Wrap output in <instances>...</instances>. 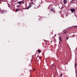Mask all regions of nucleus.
<instances>
[{"label": "nucleus", "mask_w": 77, "mask_h": 77, "mask_svg": "<svg viewBox=\"0 0 77 77\" xmlns=\"http://www.w3.org/2000/svg\"><path fill=\"white\" fill-rule=\"evenodd\" d=\"M31 7V6H29L27 8V9H29Z\"/></svg>", "instance_id": "9"}, {"label": "nucleus", "mask_w": 77, "mask_h": 77, "mask_svg": "<svg viewBox=\"0 0 77 77\" xmlns=\"http://www.w3.org/2000/svg\"><path fill=\"white\" fill-rule=\"evenodd\" d=\"M66 39H68V38L66 37Z\"/></svg>", "instance_id": "18"}, {"label": "nucleus", "mask_w": 77, "mask_h": 77, "mask_svg": "<svg viewBox=\"0 0 77 77\" xmlns=\"http://www.w3.org/2000/svg\"><path fill=\"white\" fill-rule=\"evenodd\" d=\"M38 53H40L41 52V50H38Z\"/></svg>", "instance_id": "8"}, {"label": "nucleus", "mask_w": 77, "mask_h": 77, "mask_svg": "<svg viewBox=\"0 0 77 77\" xmlns=\"http://www.w3.org/2000/svg\"><path fill=\"white\" fill-rule=\"evenodd\" d=\"M77 63H76L75 65V68H76V66H77Z\"/></svg>", "instance_id": "11"}, {"label": "nucleus", "mask_w": 77, "mask_h": 77, "mask_svg": "<svg viewBox=\"0 0 77 77\" xmlns=\"http://www.w3.org/2000/svg\"><path fill=\"white\" fill-rule=\"evenodd\" d=\"M2 14H5V13H6L7 11L3 10H2Z\"/></svg>", "instance_id": "1"}, {"label": "nucleus", "mask_w": 77, "mask_h": 77, "mask_svg": "<svg viewBox=\"0 0 77 77\" xmlns=\"http://www.w3.org/2000/svg\"><path fill=\"white\" fill-rule=\"evenodd\" d=\"M59 40H60V41L61 42V41H62V37H59Z\"/></svg>", "instance_id": "6"}, {"label": "nucleus", "mask_w": 77, "mask_h": 77, "mask_svg": "<svg viewBox=\"0 0 77 77\" xmlns=\"http://www.w3.org/2000/svg\"><path fill=\"white\" fill-rule=\"evenodd\" d=\"M2 9H0V12H2Z\"/></svg>", "instance_id": "15"}, {"label": "nucleus", "mask_w": 77, "mask_h": 77, "mask_svg": "<svg viewBox=\"0 0 77 77\" xmlns=\"http://www.w3.org/2000/svg\"><path fill=\"white\" fill-rule=\"evenodd\" d=\"M74 2V0H72L71 1V3H72V2Z\"/></svg>", "instance_id": "14"}, {"label": "nucleus", "mask_w": 77, "mask_h": 77, "mask_svg": "<svg viewBox=\"0 0 77 77\" xmlns=\"http://www.w3.org/2000/svg\"><path fill=\"white\" fill-rule=\"evenodd\" d=\"M35 69H33V71H35Z\"/></svg>", "instance_id": "19"}, {"label": "nucleus", "mask_w": 77, "mask_h": 77, "mask_svg": "<svg viewBox=\"0 0 77 77\" xmlns=\"http://www.w3.org/2000/svg\"><path fill=\"white\" fill-rule=\"evenodd\" d=\"M66 32H67V31H66L64 32V33H66Z\"/></svg>", "instance_id": "17"}, {"label": "nucleus", "mask_w": 77, "mask_h": 77, "mask_svg": "<svg viewBox=\"0 0 77 77\" xmlns=\"http://www.w3.org/2000/svg\"><path fill=\"white\" fill-rule=\"evenodd\" d=\"M19 10V8L16 9V11L17 12H18Z\"/></svg>", "instance_id": "10"}, {"label": "nucleus", "mask_w": 77, "mask_h": 77, "mask_svg": "<svg viewBox=\"0 0 77 77\" xmlns=\"http://www.w3.org/2000/svg\"><path fill=\"white\" fill-rule=\"evenodd\" d=\"M67 2V1H66V0H64L63 3L64 4H66Z\"/></svg>", "instance_id": "4"}, {"label": "nucleus", "mask_w": 77, "mask_h": 77, "mask_svg": "<svg viewBox=\"0 0 77 77\" xmlns=\"http://www.w3.org/2000/svg\"><path fill=\"white\" fill-rule=\"evenodd\" d=\"M49 7H48V9H49Z\"/></svg>", "instance_id": "22"}, {"label": "nucleus", "mask_w": 77, "mask_h": 77, "mask_svg": "<svg viewBox=\"0 0 77 77\" xmlns=\"http://www.w3.org/2000/svg\"><path fill=\"white\" fill-rule=\"evenodd\" d=\"M51 12H54V8H51Z\"/></svg>", "instance_id": "5"}, {"label": "nucleus", "mask_w": 77, "mask_h": 77, "mask_svg": "<svg viewBox=\"0 0 77 77\" xmlns=\"http://www.w3.org/2000/svg\"><path fill=\"white\" fill-rule=\"evenodd\" d=\"M45 42H47V41H45Z\"/></svg>", "instance_id": "23"}, {"label": "nucleus", "mask_w": 77, "mask_h": 77, "mask_svg": "<svg viewBox=\"0 0 77 77\" xmlns=\"http://www.w3.org/2000/svg\"><path fill=\"white\" fill-rule=\"evenodd\" d=\"M22 3H23V1H19L17 2V4H19V5H22Z\"/></svg>", "instance_id": "2"}, {"label": "nucleus", "mask_w": 77, "mask_h": 77, "mask_svg": "<svg viewBox=\"0 0 77 77\" xmlns=\"http://www.w3.org/2000/svg\"><path fill=\"white\" fill-rule=\"evenodd\" d=\"M75 9H74L72 8L70 9V11L72 12H75Z\"/></svg>", "instance_id": "3"}, {"label": "nucleus", "mask_w": 77, "mask_h": 77, "mask_svg": "<svg viewBox=\"0 0 77 77\" xmlns=\"http://www.w3.org/2000/svg\"><path fill=\"white\" fill-rule=\"evenodd\" d=\"M60 77H62V74H60Z\"/></svg>", "instance_id": "16"}, {"label": "nucleus", "mask_w": 77, "mask_h": 77, "mask_svg": "<svg viewBox=\"0 0 77 77\" xmlns=\"http://www.w3.org/2000/svg\"><path fill=\"white\" fill-rule=\"evenodd\" d=\"M76 50H77V48H76Z\"/></svg>", "instance_id": "24"}, {"label": "nucleus", "mask_w": 77, "mask_h": 77, "mask_svg": "<svg viewBox=\"0 0 77 77\" xmlns=\"http://www.w3.org/2000/svg\"><path fill=\"white\" fill-rule=\"evenodd\" d=\"M51 42H52V41H51Z\"/></svg>", "instance_id": "21"}, {"label": "nucleus", "mask_w": 77, "mask_h": 77, "mask_svg": "<svg viewBox=\"0 0 77 77\" xmlns=\"http://www.w3.org/2000/svg\"><path fill=\"white\" fill-rule=\"evenodd\" d=\"M21 6L20 5H18L17 6V8H19V7H20Z\"/></svg>", "instance_id": "12"}, {"label": "nucleus", "mask_w": 77, "mask_h": 77, "mask_svg": "<svg viewBox=\"0 0 77 77\" xmlns=\"http://www.w3.org/2000/svg\"><path fill=\"white\" fill-rule=\"evenodd\" d=\"M38 57V58L40 59V60H41V57Z\"/></svg>", "instance_id": "13"}, {"label": "nucleus", "mask_w": 77, "mask_h": 77, "mask_svg": "<svg viewBox=\"0 0 77 77\" xmlns=\"http://www.w3.org/2000/svg\"><path fill=\"white\" fill-rule=\"evenodd\" d=\"M33 5H34V3H33V2H32L30 4V6H32Z\"/></svg>", "instance_id": "7"}, {"label": "nucleus", "mask_w": 77, "mask_h": 77, "mask_svg": "<svg viewBox=\"0 0 77 77\" xmlns=\"http://www.w3.org/2000/svg\"><path fill=\"white\" fill-rule=\"evenodd\" d=\"M33 0H30V1H33Z\"/></svg>", "instance_id": "20"}]
</instances>
